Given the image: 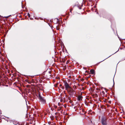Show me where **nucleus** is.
<instances>
[{
    "mask_svg": "<svg viewBox=\"0 0 125 125\" xmlns=\"http://www.w3.org/2000/svg\"><path fill=\"white\" fill-rule=\"evenodd\" d=\"M90 72L91 74H93L94 73V71L93 69H91L90 70Z\"/></svg>",
    "mask_w": 125,
    "mask_h": 125,
    "instance_id": "obj_5",
    "label": "nucleus"
},
{
    "mask_svg": "<svg viewBox=\"0 0 125 125\" xmlns=\"http://www.w3.org/2000/svg\"><path fill=\"white\" fill-rule=\"evenodd\" d=\"M64 83V86L65 88V90H68L69 88H70L71 87L70 86L68 83L66 82H65Z\"/></svg>",
    "mask_w": 125,
    "mask_h": 125,
    "instance_id": "obj_3",
    "label": "nucleus"
},
{
    "mask_svg": "<svg viewBox=\"0 0 125 125\" xmlns=\"http://www.w3.org/2000/svg\"><path fill=\"white\" fill-rule=\"evenodd\" d=\"M38 98L40 100V101L42 102V104H45L46 103V101L44 98L42 97L40 95V94H39Z\"/></svg>",
    "mask_w": 125,
    "mask_h": 125,
    "instance_id": "obj_1",
    "label": "nucleus"
},
{
    "mask_svg": "<svg viewBox=\"0 0 125 125\" xmlns=\"http://www.w3.org/2000/svg\"><path fill=\"white\" fill-rule=\"evenodd\" d=\"M79 100H80L82 98V97L81 96H79L78 98Z\"/></svg>",
    "mask_w": 125,
    "mask_h": 125,
    "instance_id": "obj_6",
    "label": "nucleus"
},
{
    "mask_svg": "<svg viewBox=\"0 0 125 125\" xmlns=\"http://www.w3.org/2000/svg\"><path fill=\"white\" fill-rule=\"evenodd\" d=\"M54 107L55 108H56L57 107V106H54Z\"/></svg>",
    "mask_w": 125,
    "mask_h": 125,
    "instance_id": "obj_8",
    "label": "nucleus"
},
{
    "mask_svg": "<svg viewBox=\"0 0 125 125\" xmlns=\"http://www.w3.org/2000/svg\"><path fill=\"white\" fill-rule=\"evenodd\" d=\"M13 124H15V125H16V124H14V123H13Z\"/></svg>",
    "mask_w": 125,
    "mask_h": 125,
    "instance_id": "obj_10",
    "label": "nucleus"
},
{
    "mask_svg": "<svg viewBox=\"0 0 125 125\" xmlns=\"http://www.w3.org/2000/svg\"><path fill=\"white\" fill-rule=\"evenodd\" d=\"M60 104L59 103H58V105H59V106H60Z\"/></svg>",
    "mask_w": 125,
    "mask_h": 125,
    "instance_id": "obj_9",
    "label": "nucleus"
},
{
    "mask_svg": "<svg viewBox=\"0 0 125 125\" xmlns=\"http://www.w3.org/2000/svg\"><path fill=\"white\" fill-rule=\"evenodd\" d=\"M67 91L70 95H73V94H75L76 93L74 90L71 87Z\"/></svg>",
    "mask_w": 125,
    "mask_h": 125,
    "instance_id": "obj_2",
    "label": "nucleus"
},
{
    "mask_svg": "<svg viewBox=\"0 0 125 125\" xmlns=\"http://www.w3.org/2000/svg\"><path fill=\"white\" fill-rule=\"evenodd\" d=\"M64 88V87H63V88Z\"/></svg>",
    "mask_w": 125,
    "mask_h": 125,
    "instance_id": "obj_11",
    "label": "nucleus"
},
{
    "mask_svg": "<svg viewBox=\"0 0 125 125\" xmlns=\"http://www.w3.org/2000/svg\"><path fill=\"white\" fill-rule=\"evenodd\" d=\"M106 119L105 118H103L102 119V123L103 125H106Z\"/></svg>",
    "mask_w": 125,
    "mask_h": 125,
    "instance_id": "obj_4",
    "label": "nucleus"
},
{
    "mask_svg": "<svg viewBox=\"0 0 125 125\" xmlns=\"http://www.w3.org/2000/svg\"><path fill=\"white\" fill-rule=\"evenodd\" d=\"M28 16L29 17H30V14H28Z\"/></svg>",
    "mask_w": 125,
    "mask_h": 125,
    "instance_id": "obj_7",
    "label": "nucleus"
}]
</instances>
